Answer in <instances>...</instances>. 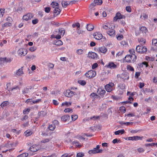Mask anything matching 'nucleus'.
Instances as JSON below:
<instances>
[{
  "instance_id": "57",
  "label": "nucleus",
  "mask_w": 157,
  "mask_h": 157,
  "mask_svg": "<svg viewBox=\"0 0 157 157\" xmlns=\"http://www.w3.org/2000/svg\"><path fill=\"white\" fill-rule=\"evenodd\" d=\"M126 10L128 12H130L131 11V8L130 6H127L126 7Z\"/></svg>"
},
{
  "instance_id": "24",
  "label": "nucleus",
  "mask_w": 157,
  "mask_h": 157,
  "mask_svg": "<svg viewBox=\"0 0 157 157\" xmlns=\"http://www.w3.org/2000/svg\"><path fill=\"white\" fill-rule=\"evenodd\" d=\"M56 127L55 125L52 124L49 125L48 127L49 129L52 131L54 130V129Z\"/></svg>"
},
{
  "instance_id": "35",
  "label": "nucleus",
  "mask_w": 157,
  "mask_h": 157,
  "mask_svg": "<svg viewBox=\"0 0 157 157\" xmlns=\"http://www.w3.org/2000/svg\"><path fill=\"white\" fill-rule=\"evenodd\" d=\"M36 57V56L34 55L27 56V59H33Z\"/></svg>"
},
{
  "instance_id": "51",
  "label": "nucleus",
  "mask_w": 157,
  "mask_h": 157,
  "mask_svg": "<svg viewBox=\"0 0 157 157\" xmlns=\"http://www.w3.org/2000/svg\"><path fill=\"white\" fill-rule=\"evenodd\" d=\"M152 99L151 97H149L148 98H146L144 100L145 101H146L147 102H149L150 101H152Z\"/></svg>"
},
{
  "instance_id": "7",
  "label": "nucleus",
  "mask_w": 157,
  "mask_h": 157,
  "mask_svg": "<svg viewBox=\"0 0 157 157\" xmlns=\"http://www.w3.org/2000/svg\"><path fill=\"white\" fill-rule=\"evenodd\" d=\"M33 16V15L31 13H28L26 15H24L23 17V19L25 21H28Z\"/></svg>"
},
{
  "instance_id": "28",
  "label": "nucleus",
  "mask_w": 157,
  "mask_h": 157,
  "mask_svg": "<svg viewBox=\"0 0 157 157\" xmlns=\"http://www.w3.org/2000/svg\"><path fill=\"white\" fill-rule=\"evenodd\" d=\"M9 104V103L8 101H4L1 104V107H3L8 105Z\"/></svg>"
},
{
  "instance_id": "8",
  "label": "nucleus",
  "mask_w": 157,
  "mask_h": 157,
  "mask_svg": "<svg viewBox=\"0 0 157 157\" xmlns=\"http://www.w3.org/2000/svg\"><path fill=\"white\" fill-rule=\"evenodd\" d=\"M75 94V92L71 91L70 90H67L65 93V95L68 98L72 97Z\"/></svg>"
},
{
  "instance_id": "29",
  "label": "nucleus",
  "mask_w": 157,
  "mask_h": 157,
  "mask_svg": "<svg viewBox=\"0 0 157 157\" xmlns=\"http://www.w3.org/2000/svg\"><path fill=\"white\" fill-rule=\"evenodd\" d=\"M145 145L146 147L149 146H155V145H157V143H152L149 144H145Z\"/></svg>"
},
{
  "instance_id": "55",
  "label": "nucleus",
  "mask_w": 157,
  "mask_h": 157,
  "mask_svg": "<svg viewBox=\"0 0 157 157\" xmlns=\"http://www.w3.org/2000/svg\"><path fill=\"white\" fill-rule=\"evenodd\" d=\"M17 89H18L19 90H20V88L18 86H16L14 87H13L11 88H10L11 91H13V90H16Z\"/></svg>"
},
{
  "instance_id": "46",
  "label": "nucleus",
  "mask_w": 157,
  "mask_h": 157,
  "mask_svg": "<svg viewBox=\"0 0 157 157\" xmlns=\"http://www.w3.org/2000/svg\"><path fill=\"white\" fill-rule=\"evenodd\" d=\"M127 69L128 70H129V71H134V68L130 65L127 66Z\"/></svg>"
},
{
  "instance_id": "58",
  "label": "nucleus",
  "mask_w": 157,
  "mask_h": 157,
  "mask_svg": "<svg viewBox=\"0 0 157 157\" xmlns=\"http://www.w3.org/2000/svg\"><path fill=\"white\" fill-rule=\"evenodd\" d=\"M120 140H118L117 139H114L113 141V143L115 144L118 142H120Z\"/></svg>"
},
{
  "instance_id": "27",
  "label": "nucleus",
  "mask_w": 157,
  "mask_h": 157,
  "mask_svg": "<svg viewBox=\"0 0 157 157\" xmlns=\"http://www.w3.org/2000/svg\"><path fill=\"white\" fill-rule=\"evenodd\" d=\"M68 4L67 2L62 1V5L63 7L66 8L68 5Z\"/></svg>"
},
{
  "instance_id": "38",
  "label": "nucleus",
  "mask_w": 157,
  "mask_h": 157,
  "mask_svg": "<svg viewBox=\"0 0 157 157\" xmlns=\"http://www.w3.org/2000/svg\"><path fill=\"white\" fill-rule=\"evenodd\" d=\"M11 25V24L10 22H6L4 23L3 25V27L10 26Z\"/></svg>"
},
{
  "instance_id": "4",
  "label": "nucleus",
  "mask_w": 157,
  "mask_h": 157,
  "mask_svg": "<svg viewBox=\"0 0 157 157\" xmlns=\"http://www.w3.org/2000/svg\"><path fill=\"white\" fill-rule=\"evenodd\" d=\"M114 86V84L112 82H110L109 84L106 85L105 86V88L106 90L110 92L113 90V87Z\"/></svg>"
},
{
  "instance_id": "40",
  "label": "nucleus",
  "mask_w": 157,
  "mask_h": 157,
  "mask_svg": "<svg viewBox=\"0 0 157 157\" xmlns=\"http://www.w3.org/2000/svg\"><path fill=\"white\" fill-rule=\"evenodd\" d=\"M152 44V45L157 46V41L155 39L153 40Z\"/></svg>"
},
{
  "instance_id": "1",
  "label": "nucleus",
  "mask_w": 157,
  "mask_h": 157,
  "mask_svg": "<svg viewBox=\"0 0 157 157\" xmlns=\"http://www.w3.org/2000/svg\"><path fill=\"white\" fill-rule=\"evenodd\" d=\"M136 51L138 53L142 54L147 52V48L142 45H139L136 48Z\"/></svg>"
},
{
  "instance_id": "31",
  "label": "nucleus",
  "mask_w": 157,
  "mask_h": 157,
  "mask_svg": "<svg viewBox=\"0 0 157 157\" xmlns=\"http://www.w3.org/2000/svg\"><path fill=\"white\" fill-rule=\"evenodd\" d=\"M94 2L97 5H100L102 3V0H94Z\"/></svg>"
},
{
  "instance_id": "6",
  "label": "nucleus",
  "mask_w": 157,
  "mask_h": 157,
  "mask_svg": "<svg viewBox=\"0 0 157 157\" xmlns=\"http://www.w3.org/2000/svg\"><path fill=\"white\" fill-rule=\"evenodd\" d=\"M56 7H55V8H54V16H55L56 15L57 16L59 14L61 11L60 10L59 8V4L57 3H56Z\"/></svg>"
},
{
  "instance_id": "9",
  "label": "nucleus",
  "mask_w": 157,
  "mask_h": 157,
  "mask_svg": "<svg viewBox=\"0 0 157 157\" xmlns=\"http://www.w3.org/2000/svg\"><path fill=\"white\" fill-rule=\"evenodd\" d=\"M97 51L99 53L101 52L105 54L107 52V49L105 46H103L97 49Z\"/></svg>"
},
{
  "instance_id": "13",
  "label": "nucleus",
  "mask_w": 157,
  "mask_h": 157,
  "mask_svg": "<svg viewBox=\"0 0 157 157\" xmlns=\"http://www.w3.org/2000/svg\"><path fill=\"white\" fill-rule=\"evenodd\" d=\"M0 60L3 63H10L11 61V59L10 58H6V57L3 58H0Z\"/></svg>"
},
{
  "instance_id": "23",
  "label": "nucleus",
  "mask_w": 157,
  "mask_h": 157,
  "mask_svg": "<svg viewBox=\"0 0 157 157\" xmlns=\"http://www.w3.org/2000/svg\"><path fill=\"white\" fill-rule=\"evenodd\" d=\"M140 31H142L143 33H146L147 31V30L146 28L144 27H141L140 29Z\"/></svg>"
},
{
  "instance_id": "30",
  "label": "nucleus",
  "mask_w": 157,
  "mask_h": 157,
  "mask_svg": "<svg viewBox=\"0 0 157 157\" xmlns=\"http://www.w3.org/2000/svg\"><path fill=\"white\" fill-rule=\"evenodd\" d=\"M59 30L61 35H62L63 36L64 35L65 33V30L63 28H61L59 29Z\"/></svg>"
},
{
  "instance_id": "59",
  "label": "nucleus",
  "mask_w": 157,
  "mask_h": 157,
  "mask_svg": "<svg viewBox=\"0 0 157 157\" xmlns=\"http://www.w3.org/2000/svg\"><path fill=\"white\" fill-rule=\"evenodd\" d=\"M38 21V20L37 19H35L32 20V23L33 24H37Z\"/></svg>"
},
{
  "instance_id": "54",
  "label": "nucleus",
  "mask_w": 157,
  "mask_h": 157,
  "mask_svg": "<svg viewBox=\"0 0 157 157\" xmlns=\"http://www.w3.org/2000/svg\"><path fill=\"white\" fill-rule=\"evenodd\" d=\"M36 49V48L34 47H31L29 48V50L32 52L34 51Z\"/></svg>"
},
{
  "instance_id": "48",
  "label": "nucleus",
  "mask_w": 157,
  "mask_h": 157,
  "mask_svg": "<svg viewBox=\"0 0 157 157\" xmlns=\"http://www.w3.org/2000/svg\"><path fill=\"white\" fill-rule=\"evenodd\" d=\"M146 59L148 61H153L154 60L153 58L148 56L146 57Z\"/></svg>"
},
{
  "instance_id": "44",
  "label": "nucleus",
  "mask_w": 157,
  "mask_h": 157,
  "mask_svg": "<svg viewBox=\"0 0 157 157\" xmlns=\"http://www.w3.org/2000/svg\"><path fill=\"white\" fill-rule=\"evenodd\" d=\"M5 10L0 9V17H2L4 13Z\"/></svg>"
},
{
  "instance_id": "39",
  "label": "nucleus",
  "mask_w": 157,
  "mask_h": 157,
  "mask_svg": "<svg viewBox=\"0 0 157 157\" xmlns=\"http://www.w3.org/2000/svg\"><path fill=\"white\" fill-rule=\"evenodd\" d=\"M129 51L130 54L132 55V57H134L136 59V56L134 54H133V53H135L134 50H130Z\"/></svg>"
},
{
  "instance_id": "37",
  "label": "nucleus",
  "mask_w": 157,
  "mask_h": 157,
  "mask_svg": "<svg viewBox=\"0 0 157 157\" xmlns=\"http://www.w3.org/2000/svg\"><path fill=\"white\" fill-rule=\"evenodd\" d=\"M50 140L49 139L47 138L45 139H44L42 140L41 141V143H46L50 141Z\"/></svg>"
},
{
  "instance_id": "61",
  "label": "nucleus",
  "mask_w": 157,
  "mask_h": 157,
  "mask_svg": "<svg viewBox=\"0 0 157 157\" xmlns=\"http://www.w3.org/2000/svg\"><path fill=\"white\" fill-rule=\"evenodd\" d=\"M138 151L139 152H143L144 151V150L142 148H139L137 149Z\"/></svg>"
},
{
  "instance_id": "53",
  "label": "nucleus",
  "mask_w": 157,
  "mask_h": 157,
  "mask_svg": "<svg viewBox=\"0 0 157 157\" xmlns=\"http://www.w3.org/2000/svg\"><path fill=\"white\" fill-rule=\"evenodd\" d=\"M72 155H69L67 154H65L62 155V157H71Z\"/></svg>"
},
{
  "instance_id": "25",
  "label": "nucleus",
  "mask_w": 157,
  "mask_h": 157,
  "mask_svg": "<svg viewBox=\"0 0 157 157\" xmlns=\"http://www.w3.org/2000/svg\"><path fill=\"white\" fill-rule=\"evenodd\" d=\"M32 133V132L31 131L27 130L26 131L24 134L26 136H28L31 135Z\"/></svg>"
},
{
  "instance_id": "14",
  "label": "nucleus",
  "mask_w": 157,
  "mask_h": 157,
  "mask_svg": "<svg viewBox=\"0 0 157 157\" xmlns=\"http://www.w3.org/2000/svg\"><path fill=\"white\" fill-rule=\"evenodd\" d=\"M90 96V98H94V99H100V98L99 96L97 94L94 93H93L91 94Z\"/></svg>"
},
{
  "instance_id": "5",
  "label": "nucleus",
  "mask_w": 157,
  "mask_h": 157,
  "mask_svg": "<svg viewBox=\"0 0 157 157\" xmlns=\"http://www.w3.org/2000/svg\"><path fill=\"white\" fill-rule=\"evenodd\" d=\"M125 16L124 15H121L119 13H117L116 16L113 18V21H116L117 19H120L121 18H125Z\"/></svg>"
},
{
  "instance_id": "34",
  "label": "nucleus",
  "mask_w": 157,
  "mask_h": 157,
  "mask_svg": "<svg viewBox=\"0 0 157 157\" xmlns=\"http://www.w3.org/2000/svg\"><path fill=\"white\" fill-rule=\"evenodd\" d=\"M28 155V153H24L18 156V157H26Z\"/></svg>"
},
{
  "instance_id": "36",
  "label": "nucleus",
  "mask_w": 157,
  "mask_h": 157,
  "mask_svg": "<svg viewBox=\"0 0 157 157\" xmlns=\"http://www.w3.org/2000/svg\"><path fill=\"white\" fill-rule=\"evenodd\" d=\"M55 44L57 45H60L63 44V42L60 40H58L56 42Z\"/></svg>"
},
{
  "instance_id": "32",
  "label": "nucleus",
  "mask_w": 157,
  "mask_h": 157,
  "mask_svg": "<svg viewBox=\"0 0 157 157\" xmlns=\"http://www.w3.org/2000/svg\"><path fill=\"white\" fill-rule=\"evenodd\" d=\"M100 90H98V91H99V94L100 95H104L105 93V91L104 90H102L101 89H100Z\"/></svg>"
},
{
  "instance_id": "62",
  "label": "nucleus",
  "mask_w": 157,
  "mask_h": 157,
  "mask_svg": "<svg viewBox=\"0 0 157 157\" xmlns=\"http://www.w3.org/2000/svg\"><path fill=\"white\" fill-rule=\"evenodd\" d=\"M59 124L58 121L57 120H54L53 121L52 124L55 125V126L58 125Z\"/></svg>"
},
{
  "instance_id": "52",
  "label": "nucleus",
  "mask_w": 157,
  "mask_h": 157,
  "mask_svg": "<svg viewBox=\"0 0 157 157\" xmlns=\"http://www.w3.org/2000/svg\"><path fill=\"white\" fill-rule=\"evenodd\" d=\"M84 154L82 153H78L77 154V157H82L84 156Z\"/></svg>"
},
{
  "instance_id": "64",
  "label": "nucleus",
  "mask_w": 157,
  "mask_h": 157,
  "mask_svg": "<svg viewBox=\"0 0 157 157\" xmlns=\"http://www.w3.org/2000/svg\"><path fill=\"white\" fill-rule=\"evenodd\" d=\"M123 36L122 35L118 36L117 37V38L118 40H120L122 39L123 38Z\"/></svg>"
},
{
  "instance_id": "2",
  "label": "nucleus",
  "mask_w": 157,
  "mask_h": 157,
  "mask_svg": "<svg viewBox=\"0 0 157 157\" xmlns=\"http://www.w3.org/2000/svg\"><path fill=\"white\" fill-rule=\"evenodd\" d=\"M99 145H98L96 147L94 148L93 150L89 151L88 153L90 154L101 153L102 152V150L101 149H99Z\"/></svg>"
},
{
  "instance_id": "43",
  "label": "nucleus",
  "mask_w": 157,
  "mask_h": 157,
  "mask_svg": "<svg viewBox=\"0 0 157 157\" xmlns=\"http://www.w3.org/2000/svg\"><path fill=\"white\" fill-rule=\"evenodd\" d=\"M120 110L122 112L125 113L126 111V109L125 107L124 106H122L120 107Z\"/></svg>"
},
{
  "instance_id": "18",
  "label": "nucleus",
  "mask_w": 157,
  "mask_h": 157,
  "mask_svg": "<svg viewBox=\"0 0 157 157\" xmlns=\"http://www.w3.org/2000/svg\"><path fill=\"white\" fill-rule=\"evenodd\" d=\"M70 118V116L68 115H66L63 116L61 117V120L64 121H66Z\"/></svg>"
},
{
  "instance_id": "49",
  "label": "nucleus",
  "mask_w": 157,
  "mask_h": 157,
  "mask_svg": "<svg viewBox=\"0 0 157 157\" xmlns=\"http://www.w3.org/2000/svg\"><path fill=\"white\" fill-rule=\"evenodd\" d=\"M30 111V109H27L26 110H23V113L24 114H28Z\"/></svg>"
},
{
  "instance_id": "10",
  "label": "nucleus",
  "mask_w": 157,
  "mask_h": 157,
  "mask_svg": "<svg viewBox=\"0 0 157 157\" xmlns=\"http://www.w3.org/2000/svg\"><path fill=\"white\" fill-rule=\"evenodd\" d=\"M17 53L20 55L25 56L27 54V52L25 49L20 48L18 51Z\"/></svg>"
},
{
  "instance_id": "11",
  "label": "nucleus",
  "mask_w": 157,
  "mask_h": 157,
  "mask_svg": "<svg viewBox=\"0 0 157 157\" xmlns=\"http://www.w3.org/2000/svg\"><path fill=\"white\" fill-rule=\"evenodd\" d=\"M88 56L93 59L97 58L98 56L97 54L94 52H89L88 54Z\"/></svg>"
},
{
  "instance_id": "42",
  "label": "nucleus",
  "mask_w": 157,
  "mask_h": 157,
  "mask_svg": "<svg viewBox=\"0 0 157 157\" xmlns=\"http://www.w3.org/2000/svg\"><path fill=\"white\" fill-rule=\"evenodd\" d=\"M29 90V88H25L22 91V92L23 94H25L28 93V92Z\"/></svg>"
},
{
  "instance_id": "47",
  "label": "nucleus",
  "mask_w": 157,
  "mask_h": 157,
  "mask_svg": "<svg viewBox=\"0 0 157 157\" xmlns=\"http://www.w3.org/2000/svg\"><path fill=\"white\" fill-rule=\"evenodd\" d=\"M77 53L79 55L82 54L83 53V50L82 49H78L77 51Z\"/></svg>"
},
{
  "instance_id": "26",
  "label": "nucleus",
  "mask_w": 157,
  "mask_h": 157,
  "mask_svg": "<svg viewBox=\"0 0 157 157\" xmlns=\"http://www.w3.org/2000/svg\"><path fill=\"white\" fill-rule=\"evenodd\" d=\"M124 131L123 130H119L115 132V134L116 135H119V134H122L124 133Z\"/></svg>"
},
{
  "instance_id": "15",
  "label": "nucleus",
  "mask_w": 157,
  "mask_h": 157,
  "mask_svg": "<svg viewBox=\"0 0 157 157\" xmlns=\"http://www.w3.org/2000/svg\"><path fill=\"white\" fill-rule=\"evenodd\" d=\"M29 149L30 151L33 152H36L38 150L37 146L35 145L31 146Z\"/></svg>"
},
{
  "instance_id": "3",
  "label": "nucleus",
  "mask_w": 157,
  "mask_h": 157,
  "mask_svg": "<svg viewBox=\"0 0 157 157\" xmlns=\"http://www.w3.org/2000/svg\"><path fill=\"white\" fill-rule=\"evenodd\" d=\"M96 75V72L93 70H90L85 74L86 77L89 78H93Z\"/></svg>"
},
{
  "instance_id": "20",
  "label": "nucleus",
  "mask_w": 157,
  "mask_h": 157,
  "mask_svg": "<svg viewBox=\"0 0 157 157\" xmlns=\"http://www.w3.org/2000/svg\"><path fill=\"white\" fill-rule=\"evenodd\" d=\"M23 67H21V68L19 69L16 72V74L18 76H20L23 74V71L22 69Z\"/></svg>"
},
{
  "instance_id": "16",
  "label": "nucleus",
  "mask_w": 157,
  "mask_h": 157,
  "mask_svg": "<svg viewBox=\"0 0 157 157\" xmlns=\"http://www.w3.org/2000/svg\"><path fill=\"white\" fill-rule=\"evenodd\" d=\"M141 137L138 136H134L132 137H129L128 138V140H136L140 139Z\"/></svg>"
},
{
  "instance_id": "33",
  "label": "nucleus",
  "mask_w": 157,
  "mask_h": 157,
  "mask_svg": "<svg viewBox=\"0 0 157 157\" xmlns=\"http://www.w3.org/2000/svg\"><path fill=\"white\" fill-rule=\"evenodd\" d=\"M78 82L82 86H84L86 84V82L84 80H79L78 81Z\"/></svg>"
},
{
  "instance_id": "45",
  "label": "nucleus",
  "mask_w": 157,
  "mask_h": 157,
  "mask_svg": "<svg viewBox=\"0 0 157 157\" xmlns=\"http://www.w3.org/2000/svg\"><path fill=\"white\" fill-rule=\"evenodd\" d=\"M72 119L73 121L75 120L78 118V116L77 115H72L71 116Z\"/></svg>"
},
{
  "instance_id": "12",
  "label": "nucleus",
  "mask_w": 157,
  "mask_h": 157,
  "mask_svg": "<svg viewBox=\"0 0 157 157\" xmlns=\"http://www.w3.org/2000/svg\"><path fill=\"white\" fill-rule=\"evenodd\" d=\"M94 36V38L97 40L101 39L102 37V34L99 33H95Z\"/></svg>"
},
{
  "instance_id": "60",
  "label": "nucleus",
  "mask_w": 157,
  "mask_h": 157,
  "mask_svg": "<svg viewBox=\"0 0 157 157\" xmlns=\"http://www.w3.org/2000/svg\"><path fill=\"white\" fill-rule=\"evenodd\" d=\"M98 66V64L97 63H94L93 65L92 66V68L93 69H94L96 67H97Z\"/></svg>"
},
{
  "instance_id": "19",
  "label": "nucleus",
  "mask_w": 157,
  "mask_h": 157,
  "mask_svg": "<svg viewBox=\"0 0 157 157\" xmlns=\"http://www.w3.org/2000/svg\"><path fill=\"white\" fill-rule=\"evenodd\" d=\"M132 56L127 55L125 57V59L126 61L127 62H131V59H132Z\"/></svg>"
},
{
  "instance_id": "63",
  "label": "nucleus",
  "mask_w": 157,
  "mask_h": 157,
  "mask_svg": "<svg viewBox=\"0 0 157 157\" xmlns=\"http://www.w3.org/2000/svg\"><path fill=\"white\" fill-rule=\"evenodd\" d=\"M79 29H78L77 30V32L78 33L79 35L80 34H82L84 33V31H83L82 30H79Z\"/></svg>"
},
{
  "instance_id": "50",
  "label": "nucleus",
  "mask_w": 157,
  "mask_h": 157,
  "mask_svg": "<svg viewBox=\"0 0 157 157\" xmlns=\"http://www.w3.org/2000/svg\"><path fill=\"white\" fill-rule=\"evenodd\" d=\"M64 112L66 113L69 112H72L73 111H72V109H71L70 108H67V109H65L64 110Z\"/></svg>"
},
{
  "instance_id": "17",
  "label": "nucleus",
  "mask_w": 157,
  "mask_h": 157,
  "mask_svg": "<svg viewBox=\"0 0 157 157\" xmlns=\"http://www.w3.org/2000/svg\"><path fill=\"white\" fill-rule=\"evenodd\" d=\"M107 67L111 69L115 68L117 67V66L115 64L113 63H109L107 65Z\"/></svg>"
},
{
  "instance_id": "41",
  "label": "nucleus",
  "mask_w": 157,
  "mask_h": 157,
  "mask_svg": "<svg viewBox=\"0 0 157 157\" xmlns=\"http://www.w3.org/2000/svg\"><path fill=\"white\" fill-rule=\"evenodd\" d=\"M97 5L96 3H95L94 2L92 3L89 6V8L90 9H92L93 7Z\"/></svg>"
},
{
  "instance_id": "21",
  "label": "nucleus",
  "mask_w": 157,
  "mask_h": 157,
  "mask_svg": "<svg viewBox=\"0 0 157 157\" xmlns=\"http://www.w3.org/2000/svg\"><path fill=\"white\" fill-rule=\"evenodd\" d=\"M107 33L110 36H113L115 35V31L113 29H111L107 32Z\"/></svg>"
},
{
  "instance_id": "22",
  "label": "nucleus",
  "mask_w": 157,
  "mask_h": 157,
  "mask_svg": "<svg viewBox=\"0 0 157 157\" xmlns=\"http://www.w3.org/2000/svg\"><path fill=\"white\" fill-rule=\"evenodd\" d=\"M86 28L88 30L91 31L93 29L94 26L91 24H87Z\"/></svg>"
},
{
  "instance_id": "56",
  "label": "nucleus",
  "mask_w": 157,
  "mask_h": 157,
  "mask_svg": "<svg viewBox=\"0 0 157 157\" xmlns=\"http://www.w3.org/2000/svg\"><path fill=\"white\" fill-rule=\"evenodd\" d=\"M50 10V8L48 7L45 8V11L47 13H48Z\"/></svg>"
}]
</instances>
